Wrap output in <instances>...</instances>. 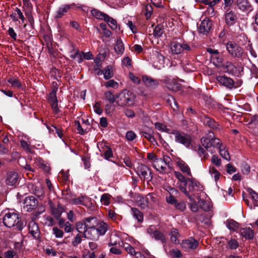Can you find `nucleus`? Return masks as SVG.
Instances as JSON below:
<instances>
[{"label":"nucleus","instance_id":"nucleus-1","mask_svg":"<svg viewBox=\"0 0 258 258\" xmlns=\"http://www.w3.org/2000/svg\"><path fill=\"white\" fill-rule=\"evenodd\" d=\"M4 224L7 227H14V229L21 231L25 224L22 221L19 215L15 212H8L6 214L3 218Z\"/></svg>","mask_w":258,"mask_h":258},{"label":"nucleus","instance_id":"nucleus-2","mask_svg":"<svg viewBox=\"0 0 258 258\" xmlns=\"http://www.w3.org/2000/svg\"><path fill=\"white\" fill-rule=\"evenodd\" d=\"M116 99L119 106H131L134 104L135 96L132 92L124 90L116 95Z\"/></svg>","mask_w":258,"mask_h":258},{"label":"nucleus","instance_id":"nucleus-3","mask_svg":"<svg viewBox=\"0 0 258 258\" xmlns=\"http://www.w3.org/2000/svg\"><path fill=\"white\" fill-rule=\"evenodd\" d=\"M226 49L228 53L233 57L243 60L247 57V52L236 43L229 41L226 44Z\"/></svg>","mask_w":258,"mask_h":258},{"label":"nucleus","instance_id":"nucleus-4","mask_svg":"<svg viewBox=\"0 0 258 258\" xmlns=\"http://www.w3.org/2000/svg\"><path fill=\"white\" fill-rule=\"evenodd\" d=\"M170 47L172 54H179L181 53H188L191 48L189 45L184 40L178 42L173 40L170 43Z\"/></svg>","mask_w":258,"mask_h":258},{"label":"nucleus","instance_id":"nucleus-5","mask_svg":"<svg viewBox=\"0 0 258 258\" xmlns=\"http://www.w3.org/2000/svg\"><path fill=\"white\" fill-rule=\"evenodd\" d=\"M171 134L175 135V141L176 143L181 144L187 148H189L190 147V148H192V139L190 135L176 130L172 131Z\"/></svg>","mask_w":258,"mask_h":258},{"label":"nucleus","instance_id":"nucleus-6","mask_svg":"<svg viewBox=\"0 0 258 258\" xmlns=\"http://www.w3.org/2000/svg\"><path fill=\"white\" fill-rule=\"evenodd\" d=\"M216 80L220 85L224 86L229 90L235 89L241 84V83H240L239 85H238L237 82H234L232 79L225 75L217 76Z\"/></svg>","mask_w":258,"mask_h":258},{"label":"nucleus","instance_id":"nucleus-7","mask_svg":"<svg viewBox=\"0 0 258 258\" xmlns=\"http://www.w3.org/2000/svg\"><path fill=\"white\" fill-rule=\"evenodd\" d=\"M137 173L141 179L150 181L153 177L150 168L144 164H141L137 167Z\"/></svg>","mask_w":258,"mask_h":258},{"label":"nucleus","instance_id":"nucleus-8","mask_svg":"<svg viewBox=\"0 0 258 258\" xmlns=\"http://www.w3.org/2000/svg\"><path fill=\"white\" fill-rule=\"evenodd\" d=\"M186 182H185L183 185L179 186V189L183 187L186 191L188 193L193 192L196 190V187L200 188L201 184L194 178H189L187 179Z\"/></svg>","mask_w":258,"mask_h":258},{"label":"nucleus","instance_id":"nucleus-9","mask_svg":"<svg viewBox=\"0 0 258 258\" xmlns=\"http://www.w3.org/2000/svg\"><path fill=\"white\" fill-rule=\"evenodd\" d=\"M224 69L228 74L237 77L241 76L243 73V68L242 67L238 66L237 67L231 62L227 61Z\"/></svg>","mask_w":258,"mask_h":258},{"label":"nucleus","instance_id":"nucleus-10","mask_svg":"<svg viewBox=\"0 0 258 258\" xmlns=\"http://www.w3.org/2000/svg\"><path fill=\"white\" fill-rule=\"evenodd\" d=\"M23 204L24 209L27 212H31L37 208L38 201L35 197L31 196L25 198Z\"/></svg>","mask_w":258,"mask_h":258},{"label":"nucleus","instance_id":"nucleus-11","mask_svg":"<svg viewBox=\"0 0 258 258\" xmlns=\"http://www.w3.org/2000/svg\"><path fill=\"white\" fill-rule=\"evenodd\" d=\"M199 242L194 238L191 237L187 239L183 240L181 244L182 248L186 251H190L197 249L199 246Z\"/></svg>","mask_w":258,"mask_h":258},{"label":"nucleus","instance_id":"nucleus-12","mask_svg":"<svg viewBox=\"0 0 258 258\" xmlns=\"http://www.w3.org/2000/svg\"><path fill=\"white\" fill-rule=\"evenodd\" d=\"M201 121L205 125L208 126L213 130H219V124L213 118L207 116L205 114H203L200 116Z\"/></svg>","mask_w":258,"mask_h":258},{"label":"nucleus","instance_id":"nucleus-13","mask_svg":"<svg viewBox=\"0 0 258 258\" xmlns=\"http://www.w3.org/2000/svg\"><path fill=\"white\" fill-rule=\"evenodd\" d=\"M212 26V21L209 18L203 20L198 28L199 33L206 34L209 32Z\"/></svg>","mask_w":258,"mask_h":258},{"label":"nucleus","instance_id":"nucleus-14","mask_svg":"<svg viewBox=\"0 0 258 258\" xmlns=\"http://www.w3.org/2000/svg\"><path fill=\"white\" fill-rule=\"evenodd\" d=\"M88 228H86L88 234L87 239L97 240L100 235L98 233L97 231H96L94 224L91 223L90 224H88Z\"/></svg>","mask_w":258,"mask_h":258},{"label":"nucleus","instance_id":"nucleus-15","mask_svg":"<svg viewBox=\"0 0 258 258\" xmlns=\"http://www.w3.org/2000/svg\"><path fill=\"white\" fill-rule=\"evenodd\" d=\"M18 178L19 175L16 172L13 171L8 172L7 174L6 183L8 185H15L17 183Z\"/></svg>","mask_w":258,"mask_h":258},{"label":"nucleus","instance_id":"nucleus-16","mask_svg":"<svg viewBox=\"0 0 258 258\" xmlns=\"http://www.w3.org/2000/svg\"><path fill=\"white\" fill-rule=\"evenodd\" d=\"M92 221L96 222L97 218L96 217H88L85 219V222L84 223L82 222H77L76 225L77 230L80 233H83L82 230H85L86 228H88V224H90Z\"/></svg>","mask_w":258,"mask_h":258},{"label":"nucleus","instance_id":"nucleus-17","mask_svg":"<svg viewBox=\"0 0 258 258\" xmlns=\"http://www.w3.org/2000/svg\"><path fill=\"white\" fill-rule=\"evenodd\" d=\"M227 10L226 13L225 14V22L226 24L229 26H233L234 25L238 19L236 14L232 11L228 12Z\"/></svg>","mask_w":258,"mask_h":258},{"label":"nucleus","instance_id":"nucleus-18","mask_svg":"<svg viewBox=\"0 0 258 258\" xmlns=\"http://www.w3.org/2000/svg\"><path fill=\"white\" fill-rule=\"evenodd\" d=\"M29 233L31 234L35 239L39 240L40 238L39 228L38 225L35 222H32L29 224Z\"/></svg>","mask_w":258,"mask_h":258},{"label":"nucleus","instance_id":"nucleus-19","mask_svg":"<svg viewBox=\"0 0 258 258\" xmlns=\"http://www.w3.org/2000/svg\"><path fill=\"white\" fill-rule=\"evenodd\" d=\"M165 85L168 90L174 92L179 91L181 88V85L173 79L167 80Z\"/></svg>","mask_w":258,"mask_h":258},{"label":"nucleus","instance_id":"nucleus-20","mask_svg":"<svg viewBox=\"0 0 258 258\" xmlns=\"http://www.w3.org/2000/svg\"><path fill=\"white\" fill-rule=\"evenodd\" d=\"M181 191L190 200L191 202V203L190 204L191 210L193 212H198L199 211V206L194 198L193 196L190 194H188L183 187L181 189Z\"/></svg>","mask_w":258,"mask_h":258},{"label":"nucleus","instance_id":"nucleus-21","mask_svg":"<svg viewBox=\"0 0 258 258\" xmlns=\"http://www.w3.org/2000/svg\"><path fill=\"white\" fill-rule=\"evenodd\" d=\"M237 6L238 9L247 13L253 10V7L249 1H237Z\"/></svg>","mask_w":258,"mask_h":258},{"label":"nucleus","instance_id":"nucleus-22","mask_svg":"<svg viewBox=\"0 0 258 258\" xmlns=\"http://www.w3.org/2000/svg\"><path fill=\"white\" fill-rule=\"evenodd\" d=\"M142 80L145 85L148 87L155 88L159 85V83L156 80H155L147 75L143 76Z\"/></svg>","mask_w":258,"mask_h":258},{"label":"nucleus","instance_id":"nucleus-23","mask_svg":"<svg viewBox=\"0 0 258 258\" xmlns=\"http://www.w3.org/2000/svg\"><path fill=\"white\" fill-rule=\"evenodd\" d=\"M177 165L182 172L186 173L188 176L192 177L190 168L184 161L180 158H178V160L177 162Z\"/></svg>","mask_w":258,"mask_h":258},{"label":"nucleus","instance_id":"nucleus-24","mask_svg":"<svg viewBox=\"0 0 258 258\" xmlns=\"http://www.w3.org/2000/svg\"><path fill=\"white\" fill-rule=\"evenodd\" d=\"M240 233L245 239L250 240L253 239V231L249 227L241 228Z\"/></svg>","mask_w":258,"mask_h":258},{"label":"nucleus","instance_id":"nucleus-25","mask_svg":"<svg viewBox=\"0 0 258 258\" xmlns=\"http://www.w3.org/2000/svg\"><path fill=\"white\" fill-rule=\"evenodd\" d=\"M57 90V87L54 88L52 91L49 93L47 97V100L50 105L58 103V100L56 97Z\"/></svg>","mask_w":258,"mask_h":258},{"label":"nucleus","instance_id":"nucleus-26","mask_svg":"<svg viewBox=\"0 0 258 258\" xmlns=\"http://www.w3.org/2000/svg\"><path fill=\"white\" fill-rule=\"evenodd\" d=\"M153 131L151 129H149L147 131H142L140 132V135L142 137H144L148 141L153 144L156 142V140L153 136Z\"/></svg>","mask_w":258,"mask_h":258},{"label":"nucleus","instance_id":"nucleus-27","mask_svg":"<svg viewBox=\"0 0 258 258\" xmlns=\"http://www.w3.org/2000/svg\"><path fill=\"white\" fill-rule=\"evenodd\" d=\"M73 6H75V4L71 5H63L60 7L57 11V14L55 16L56 18H61L66 13H67L69 10L72 8Z\"/></svg>","mask_w":258,"mask_h":258},{"label":"nucleus","instance_id":"nucleus-28","mask_svg":"<svg viewBox=\"0 0 258 258\" xmlns=\"http://www.w3.org/2000/svg\"><path fill=\"white\" fill-rule=\"evenodd\" d=\"M114 49L115 52L117 54H122L123 53L124 50V44L121 38L118 37L117 38L116 44L114 46Z\"/></svg>","mask_w":258,"mask_h":258},{"label":"nucleus","instance_id":"nucleus-29","mask_svg":"<svg viewBox=\"0 0 258 258\" xmlns=\"http://www.w3.org/2000/svg\"><path fill=\"white\" fill-rule=\"evenodd\" d=\"M93 16L96 19L105 20V19L108 18V15L105 13L100 12L97 9H92L90 10Z\"/></svg>","mask_w":258,"mask_h":258},{"label":"nucleus","instance_id":"nucleus-30","mask_svg":"<svg viewBox=\"0 0 258 258\" xmlns=\"http://www.w3.org/2000/svg\"><path fill=\"white\" fill-rule=\"evenodd\" d=\"M226 227L230 230L235 231L239 227V224L233 219H228L226 222Z\"/></svg>","mask_w":258,"mask_h":258},{"label":"nucleus","instance_id":"nucleus-31","mask_svg":"<svg viewBox=\"0 0 258 258\" xmlns=\"http://www.w3.org/2000/svg\"><path fill=\"white\" fill-rule=\"evenodd\" d=\"M99 235H104L107 230V225L103 221H101L95 228Z\"/></svg>","mask_w":258,"mask_h":258},{"label":"nucleus","instance_id":"nucleus-32","mask_svg":"<svg viewBox=\"0 0 258 258\" xmlns=\"http://www.w3.org/2000/svg\"><path fill=\"white\" fill-rule=\"evenodd\" d=\"M192 149H194L195 151H197L200 157H202V156H203V157L202 158V160H205L207 159L209 156L208 154L206 153L205 150L203 149L200 145H199L197 147L195 146V148L193 147Z\"/></svg>","mask_w":258,"mask_h":258},{"label":"nucleus","instance_id":"nucleus-33","mask_svg":"<svg viewBox=\"0 0 258 258\" xmlns=\"http://www.w3.org/2000/svg\"><path fill=\"white\" fill-rule=\"evenodd\" d=\"M104 78L105 80H109L113 77L112 67L108 65L103 70Z\"/></svg>","mask_w":258,"mask_h":258},{"label":"nucleus","instance_id":"nucleus-34","mask_svg":"<svg viewBox=\"0 0 258 258\" xmlns=\"http://www.w3.org/2000/svg\"><path fill=\"white\" fill-rule=\"evenodd\" d=\"M8 82L11 84L13 87L18 88L19 89L23 88V85L18 78H10L8 79Z\"/></svg>","mask_w":258,"mask_h":258},{"label":"nucleus","instance_id":"nucleus-35","mask_svg":"<svg viewBox=\"0 0 258 258\" xmlns=\"http://www.w3.org/2000/svg\"><path fill=\"white\" fill-rule=\"evenodd\" d=\"M198 205L200 208L205 211H210L212 207L209 202H208L202 199H200L199 200Z\"/></svg>","mask_w":258,"mask_h":258},{"label":"nucleus","instance_id":"nucleus-36","mask_svg":"<svg viewBox=\"0 0 258 258\" xmlns=\"http://www.w3.org/2000/svg\"><path fill=\"white\" fill-rule=\"evenodd\" d=\"M132 211L134 217L137 219L138 222L141 223L143 221V214L138 209L132 208Z\"/></svg>","mask_w":258,"mask_h":258},{"label":"nucleus","instance_id":"nucleus-37","mask_svg":"<svg viewBox=\"0 0 258 258\" xmlns=\"http://www.w3.org/2000/svg\"><path fill=\"white\" fill-rule=\"evenodd\" d=\"M153 11V8L152 6L151 5L148 4L143 7L142 12L144 13L146 17V19H148L152 14Z\"/></svg>","mask_w":258,"mask_h":258},{"label":"nucleus","instance_id":"nucleus-38","mask_svg":"<svg viewBox=\"0 0 258 258\" xmlns=\"http://www.w3.org/2000/svg\"><path fill=\"white\" fill-rule=\"evenodd\" d=\"M227 247L230 250L236 249L239 246V243L235 239H231L227 241Z\"/></svg>","mask_w":258,"mask_h":258},{"label":"nucleus","instance_id":"nucleus-39","mask_svg":"<svg viewBox=\"0 0 258 258\" xmlns=\"http://www.w3.org/2000/svg\"><path fill=\"white\" fill-rule=\"evenodd\" d=\"M164 32L163 26L161 25H157L154 29L153 34L156 37H160Z\"/></svg>","mask_w":258,"mask_h":258},{"label":"nucleus","instance_id":"nucleus-40","mask_svg":"<svg viewBox=\"0 0 258 258\" xmlns=\"http://www.w3.org/2000/svg\"><path fill=\"white\" fill-rule=\"evenodd\" d=\"M152 238H154L156 240H160L162 243L166 242V239L165 235L160 231L158 230Z\"/></svg>","mask_w":258,"mask_h":258},{"label":"nucleus","instance_id":"nucleus-41","mask_svg":"<svg viewBox=\"0 0 258 258\" xmlns=\"http://www.w3.org/2000/svg\"><path fill=\"white\" fill-rule=\"evenodd\" d=\"M164 189L168 192L169 196H179V192L178 190L174 187H172L169 185H165L164 186Z\"/></svg>","mask_w":258,"mask_h":258},{"label":"nucleus","instance_id":"nucleus-42","mask_svg":"<svg viewBox=\"0 0 258 258\" xmlns=\"http://www.w3.org/2000/svg\"><path fill=\"white\" fill-rule=\"evenodd\" d=\"M108 18L105 19L104 21L108 23L109 27L112 30H116L117 28L116 21L108 15Z\"/></svg>","mask_w":258,"mask_h":258},{"label":"nucleus","instance_id":"nucleus-43","mask_svg":"<svg viewBox=\"0 0 258 258\" xmlns=\"http://www.w3.org/2000/svg\"><path fill=\"white\" fill-rule=\"evenodd\" d=\"M104 95L105 98L108 100L111 104L114 103L117 100L116 95L114 96L112 93L110 91L106 92Z\"/></svg>","mask_w":258,"mask_h":258},{"label":"nucleus","instance_id":"nucleus-44","mask_svg":"<svg viewBox=\"0 0 258 258\" xmlns=\"http://www.w3.org/2000/svg\"><path fill=\"white\" fill-rule=\"evenodd\" d=\"M248 124L258 129V115H251Z\"/></svg>","mask_w":258,"mask_h":258},{"label":"nucleus","instance_id":"nucleus-45","mask_svg":"<svg viewBox=\"0 0 258 258\" xmlns=\"http://www.w3.org/2000/svg\"><path fill=\"white\" fill-rule=\"evenodd\" d=\"M246 191L248 192L252 200L255 202L258 203V193L250 187H248L246 189Z\"/></svg>","mask_w":258,"mask_h":258},{"label":"nucleus","instance_id":"nucleus-46","mask_svg":"<svg viewBox=\"0 0 258 258\" xmlns=\"http://www.w3.org/2000/svg\"><path fill=\"white\" fill-rule=\"evenodd\" d=\"M219 150V153L222 158L227 160V161L230 160V157L229 156V154L228 151L225 150V147H224V146H223V147H220V148Z\"/></svg>","mask_w":258,"mask_h":258},{"label":"nucleus","instance_id":"nucleus-47","mask_svg":"<svg viewBox=\"0 0 258 258\" xmlns=\"http://www.w3.org/2000/svg\"><path fill=\"white\" fill-rule=\"evenodd\" d=\"M125 250L131 255H135L137 254L135 248L128 243H124L123 245Z\"/></svg>","mask_w":258,"mask_h":258},{"label":"nucleus","instance_id":"nucleus-48","mask_svg":"<svg viewBox=\"0 0 258 258\" xmlns=\"http://www.w3.org/2000/svg\"><path fill=\"white\" fill-rule=\"evenodd\" d=\"M178 232L177 229L173 228L170 232V240L172 242L176 243Z\"/></svg>","mask_w":258,"mask_h":258},{"label":"nucleus","instance_id":"nucleus-49","mask_svg":"<svg viewBox=\"0 0 258 258\" xmlns=\"http://www.w3.org/2000/svg\"><path fill=\"white\" fill-rule=\"evenodd\" d=\"M174 174L175 177L178 179V180L181 183L183 184L187 180V179H188V177H185L183 176L180 172L178 171H174Z\"/></svg>","mask_w":258,"mask_h":258},{"label":"nucleus","instance_id":"nucleus-50","mask_svg":"<svg viewBox=\"0 0 258 258\" xmlns=\"http://www.w3.org/2000/svg\"><path fill=\"white\" fill-rule=\"evenodd\" d=\"M110 195L108 194H104L101 196V202L105 206L108 205L110 203Z\"/></svg>","mask_w":258,"mask_h":258},{"label":"nucleus","instance_id":"nucleus-51","mask_svg":"<svg viewBox=\"0 0 258 258\" xmlns=\"http://www.w3.org/2000/svg\"><path fill=\"white\" fill-rule=\"evenodd\" d=\"M106 149L103 155L105 159L108 160L109 158L113 157V152L112 149L109 146L106 147ZM102 156H103V155H102Z\"/></svg>","mask_w":258,"mask_h":258},{"label":"nucleus","instance_id":"nucleus-52","mask_svg":"<svg viewBox=\"0 0 258 258\" xmlns=\"http://www.w3.org/2000/svg\"><path fill=\"white\" fill-rule=\"evenodd\" d=\"M210 58L211 60H213V63L216 66L219 65L220 63H221L223 60L222 58L220 56L219 53L211 56Z\"/></svg>","mask_w":258,"mask_h":258},{"label":"nucleus","instance_id":"nucleus-53","mask_svg":"<svg viewBox=\"0 0 258 258\" xmlns=\"http://www.w3.org/2000/svg\"><path fill=\"white\" fill-rule=\"evenodd\" d=\"M209 172L211 174H214L215 180L217 181L219 180L220 176V173L214 167H210L209 169Z\"/></svg>","mask_w":258,"mask_h":258},{"label":"nucleus","instance_id":"nucleus-54","mask_svg":"<svg viewBox=\"0 0 258 258\" xmlns=\"http://www.w3.org/2000/svg\"><path fill=\"white\" fill-rule=\"evenodd\" d=\"M75 125L77 126V130L78 131V133L81 135H84L87 132L85 131L82 127L80 122L78 120H76L75 121Z\"/></svg>","mask_w":258,"mask_h":258},{"label":"nucleus","instance_id":"nucleus-55","mask_svg":"<svg viewBox=\"0 0 258 258\" xmlns=\"http://www.w3.org/2000/svg\"><path fill=\"white\" fill-rule=\"evenodd\" d=\"M211 140H212L213 146L214 147L217 148L219 149H220V147H223V145L221 143V141L220 139H219L217 138L214 137L213 138H211Z\"/></svg>","mask_w":258,"mask_h":258},{"label":"nucleus","instance_id":"nucleus-56","mask_svg":"<svg viewBox=\"0 0 258 258\" xmlns=\"http://www.w3.org/2000/svg\"><path fill=\"white\" fill-rule=\"evenodd\" d=\"M85 197L81 196L77 198H74L71 200V203L74 205H84L83 200Z\"/></svg>","mask_w":258,"mask_h":258},{"label":"nucleus","instance_id":"nucleus-57","mask_svg":"<svg viewBox=\"0 0 258 258\" xmlns=\"http://www.w3.org/2000/svg\"><path fill=\"white\" fill-rule=\"evenodd\" d=\"M62 195L64 197L66 200H69L72 196V193L68 187L66 189L62 190Z\"/></svg>","mask_w":258,"mask_h":258},{"label":"nucleus","instance_id":"nucleus-58","mask_svg":"<svg viewBox=\"0 0 258 258\" xmlns=\"http://www.w3.org/2000/svg\"><path fill=\"white\" fill-rule=\"evenodd\" d=\"M9 152L8 145H3L0 143V156L8 154Z\"/></svg>","mask_w":258,"mask_h":258},{"label":"nucleus","instance_id":"nucleus-59","mask_svg":"<svg viewBox=\"0 0 258 258\" xmlns=\"http://www.w3.org/2000/svg\"><path fill=\"white\" fill-rule=\"evenodd\" d=\"M82 242V235L79 233L76 235L73 240L72 241V244L74 246H77L79 244Z\"/></svg>","mask_w":258,"mask_h":258},{"label":"nucleus","instance_id":"nucleus-60","mask_svg":"<svg viewBox=\"0 0 258 258\" xmlns=\"http://www.w3.org/2000/svg\"><path fill=\"white\" fill-rule=\"evenodd\" d=\"M178 196H169V197L166 196V201L167 203L170 205H174L177 202V200L176 199V197H178Z\"/></svg>","mask_w":258,"mask_h":258},{"label":"nucleus","instance_id":"nucleus-61","mask_svg":"<svg viewBox=\"0 0 258 258\" xmlns=\"http://www.w3.org/2000/svg\"><path fill=\"white\" fill-rule=\"evenodd\" d=\"M211 162L217 166H220L221 163V159L216 155H214L212 156Z\"/></svg>","mask_w":258,"mask_h":258},{"label":"nucleus","instance_id":"nucleus-62","mask_svg":"<svg viewBox=\"0 0 258 258\" xmlns=\"http://www.w3.org/2000/svg\"><path fill=\"white\" fill-rule=\"evenodd\" d=\"M52 230L53 234L55 235L56 238H61L63 237V231L59 229L57 227H53Z\"/></svg>","mask_w":258,"mask_h":258},{"label":"nucleus","instance_id":"nucleus-63","mask_svg":"<svg viewBox=\"0 0 258 258\" xmlns=\"http://www.w3.org/2000/svg\"><path fill=\"white\" fill-rule=\"evenodd\" d=\"M136 137V134L132 131H128L126 134V140L129 141H133Z\"/></svg>","mask_w":258,"mask_h":258},{"label":"nucleus","instance_id":"nucleus-64","mask_svg":"<svg viewBox=\"0 0 258 258\" xmlns=\"http://www.w3.org/2000/svg\"><path fill=\"white\" fill-rule=\"evenodd\" d=\"M174 207L176 209L179 210L181 211H183L186 208V204L183 202L178 203L177 201L174 205Z\"/></svg>","mask_w":258,"mask_h":258}]
</instances>
